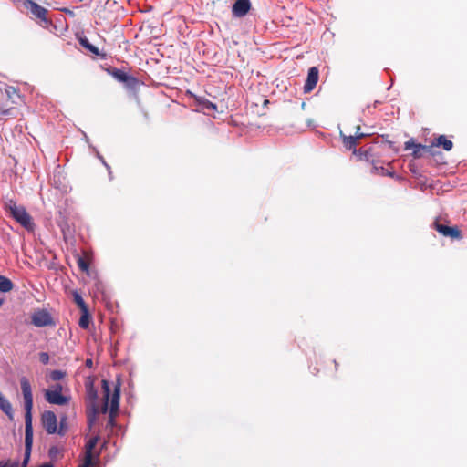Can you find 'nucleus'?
Wrapping results in <instances>:
<instances>
[{
    "mask_svg": "<svg viewBox=\"0 0 467 467\" xmlns=\"http://www.w3.org/2000/svg\"><path fill=\"white\" fill-rule=\"evenodd\" d=\"M20 387L24 399V410H25V426L30 427L33 426V407H34V400L32 394L31 384L26 377H21L20 379Z\"/></svg>",
    "mask_w": 467,
    "mask_h": 467,
    "instance_id": "f257e3e1",
    "label": "nucleus"
},
{
    "mask_svg": "<svg viewBox=\"0 0 467 467\" xmlns=\"http://www.w3.org/2000/svg\"><path fill=\"white\" fill-rule=\"evenodd\" d=\"M5 208L12 218L19 223L23 227L28 228L31 226V217L24 206L16 205L14 201L9 200L8 202L5 203Z\"/></svg>",
    "mask_w": 467,
    "mask_h": 467,
    "instance_id": "f03ea898",
    "label": "nucleus"
},
{
    "mask_svg": "<svg viewBox=\"0 0 467 467\" xmlns=\"http://www.w3.org/2000/svg\"><path fill=\"white\" fill-rule=\"evenodd\" d=\"M120 380L118 379L117 383L114 386V391L110 400V407H109V417L108 425L111 428L116 426V416L118 415L119 410V398H120Z\"/></svg>",
    "mask_w": 467,
    "mask_h": 467,
    "instance_id": "7ed1b4c3",
    "label": "nucleus"
},
{
    "mask_svg": "<svg viewBox=\"0 0 467 467\" xmlns=\"http://www.w3.org/2000/svg\"><path fill=\"white\" fill-rule=\"evenodd\" d=\"M16 4H22L25 8L28 9L34 16L39 18L42 22L47 24L50 22L47 17V10L33 0H16Z\"/></svg>",
    "mask_w": 467,
    "mask_h": 467,
    "instance_id": "20e7f679",
    "label": "nucleus"
},
{
    "mask_svg": "<svg viewBox=\"0 0 467 467\" xmlns=\"http://www.w3.org/2000/svg\"><path fill=\"white\" fill-rule=\"evenodd\" d=\"M31 323L36 327L54 325V320L47 309H37L31 316Z\"/></svg>",
    "mask_w": 467,
    "mask_h": 467,
    "instance_id": "39448f33",
    "label": "nucleus"
},
{
    "mask_svg": "<svg viewBox=\"0 0 467 467\" xmlns=\"http://www.w3.org/2000/svg\"><path fill=\"white\" fill-rule=\"evenodd\" d=\"M41 424L48 434L57 431V418L51 410H45L41 415Z\"/></svg>",
    "mask_w": 467,
    "mask_h": 467,
    "instance_id": "423d86ee",
    "label": "nucleus"
},
{
    "mask_svg": "<svg viewBox=\"0 0 467 467\" xmlns=\"http://www.w3.org/2000/svg\"><path fill=\"white\" fill-rule=\"evenodd\" d=\"M33 440H34L33 426H30V427L25 426V453H24V459H23L21 467H26L29 462L32 447H33Z\"/></svg>",
    "mask_w": 467,
    "mask_h": 467,
    "instance_id": "0eeeda50",
    "label": "nucleus"
},
{
    "mask_svg": "<svg viewBox=\"0 0 467 467\" xmlns=\"http://www.w3.org/2000/svg\"><path fill=\"white\" fill-rule=\"evenodd\" d=\"M56 223L60 228L64 239H67L68 235L72 234V229L68 223V216L66 210H59L56 216Z\"/></svg>",
    "mask_w": 467,
    "mask_h": 467,
    "instance_id": "6e6552de",
    "label": "nucleus"
},
{
    "mask_svg": "<svg viewBox=\"0 0 467 467\" xmlns=\"http://www.w3.org/2000/svg\"><path fill=\"white\" fill-rule=\"evenodd\" d=\"M250 9V0H235L232 6V15L234 17L241 18L245 16Z\"/></svg>",
    "mask_w": 467,
    "mask_h": 467,
    "instance_id": "1a4fd4ad",
    "label": "nucleus"
},
{
    "mask_svg": "<svg viewBox=\"0 0 467 467\" xmlns=\"http://www.w3.org/2000/svg\"><path fill=\"white\" fill-rule=\"evenodd\" d=\"M44 395L46 400L54 405L63 406L67 404L70 400V396H65L62 393H57V391L45 390Z\"/></svg>",
    "mask_w": 467,
    "mask_h": 467,
    "instance_id": "9d476101",
    "label": "nucleus"
},
{
    "mask_svg": "<svg viewBox=\"0 0 467 467\" xmlns=\"http://www.w3.org/2000/svg\"><path fill=\"white\" fill-rule=\"evenodd\" d=\"M435 229L443 236L451 237L452 239H460L462 237L461 231L456 226H448L439 223H434Z\"/></svg>",
    "mask_w": 467,
    "mask_h": 467,
    "instance_id": "9b49d317",
    "label": "nucleus"
},
{
    "mask_svg": "<svg viewBox=\"0 0 467 467\" xmlns=\"http://www.w3.org/2000/svg\"><path fill=\"white\" fill-rule=\"evenodd\" d=\"M318 76H319V71H318L317 67H312L308 69L306 80L304 85V92L305 93H309L310 91H312L315 88V87L318 81Z\"/></svg>",
    "mask_w": 467,
    "mask_h": 467,
    "instance_id": "f8f14e48",
    "label": "nucleus"
},
{
    "mask_svg": "<svg viewBox=\"0 0 467 467\" xmlns=\"http://www.w3.org/2000/svg\"><path fill=\"white\" fill-rule=\"evenodd\" d=\"M404 150H413L412 156L415 159L421 157V150H430V147L426 145H422L420 143H415L413 139H410V140L406 141L404 144Z\"/></svg>",
    "mask_w": 467,
    "mask_h": 467,
    "instance_id": "ddd939ff",
    "label": "nucleus"
},
{
    "mask_svg": "<svg viewBox=\"0 0 467 467\" xmlns=\"http://www.w3.org/2000/svg\"><path fill=\"white\" fill-rule=\"evenodd\" d=\"M339 137L342 140L343 145L347 150H353V154H358L360 152V150H357L356 147L358 144L357 140V137L355 135L347 136L342 131L339 133Z\"/></svg>",
    "mask_w": 467,
    "mask_h": 467,
    "instance_id": "4468645a",
    "label": "nucleus"
},
{
    "mask_svg": "<svg viewBox=\"0 0 467 467\" xmlns=\"http://www.w3.org/2000/svg\"><path fill=\"white\" fill-rule=\"evenodd\" d=\"M0 410L10 420H14V410L11 402L0 391Z\"/></svg>",
    "mask_w": 467,
    "mask_h": 467,
    "instance_id": "2eb2a0df",
    "label": "nucleus"
},
{
    "mask_svg": "<svg viewBox=\"0 0 467 467\" xmlns=\"http://www.w3.org/2000/svg\"><path fill=\"white\" fill-rule=\"evenodd\" d=\"M102 390H103V396H104V402L101 406L100 410L102 413H107L109 410V397H110L111 389H110L109 382L106 379L102 380Z\"/></svg>",
    "mask_w": 467,
    "mask_h": 467,
    "instance_id": "dca6fc26",
    "label": "nucleus"
},
{
    "mask_svg": "<svg viewBox=\"0 0 467 467\" xmlns=\"http://www.w3.org/2000/svg\"><path fill=\"white\" fill-rule=\"evenodd\" d=\"M78 41H79V44L84 48L88 49L90 53H92V54H94L96 56H100L102 57H106V55L103 54V53H100L99 47H97L96 46L92 45L86 36L79 37Z\"/></svg>",
    "mask_w": 467,
    "mask_h": 467,
    "instance_id": "f3484780",
    "label": "nucleus"
},
{
    "mask_svg": "<svg viewBox=\"0 0 467 467\" xmlns=\"http://www.w3.org/2000/svg\"><path fill=\"white\" fill-rule=\"evenodd\" d=\"M435 147H442L446 151H449L452 149L453 143L451 140H448L445 135H440L435 141L431 143V146Z\"/></svg>",
    "mask_w": 467,
    "mask_h": 467,
    "instance_id": "a211bd4d",
    "label": "nucleus"
},
{
    "mask_svg": "<svg viewBox=\"0 0 467 467\" xmlns=\"http://www.w3.org/2000/svg\"><path fill=\"white\" fill-rule=\"evenodd\" d=\"M124 84L125 88L129 90L134 91L139 87V80L137 78L127 74L124 80L121 82Z\"/></svg>",
    "mask_w": 467,
    "mask_h": 467,
    "instance_id": "6ab92c4d",
    "label": "nucleus"
},
{
    "mask_svg": "<svg viewBox=\"0 0 467 467\" xmlns=\"http://www.w3.org/2000/svg\"><path fill=\"white\" fill-rule=\"evenodd\" d=\"M109 75L112 76L116 80L119 82H122L127 76V72L123 71L122 69L117 68V67H109L106 69Z\"/></svg>",
    "mask_w": 467,
    "mask_h": 467,
    "instance_id": "aec40b11",
    "label": "nucleus"
},
{
    "mask_svg": "<svg viewBox=\"0 0 467 467\" xmlns=\"http://www.w3.org/2000/svg\"><path fill=\"white\" fill-rule=\"evenodd\" d=\"M67 416L64 413L59 417V426L57 427V433L60 436H64L67 432Z\"/></svg>",
    "mask_w": 467,
    "mask_h": 467,
    "instance_id": "412c9836",
    "label": "nucleus"
},
{
    "mask_svg": "<svg viewBox=\"0 0 467 467\" xmlns=\"http://www.w3.org/2000/svg\"><path fill=\"white\" fill-rule=\"evenodd\" d=\"M13 282L6 276L0 275V292L6 293L13 289Z\"/></svg>",
    "mask_w": 467,
    "mask_h": 467,
    "instance_id": "4be33fe9",
    "label": "nucleus"
},
{
    "mask_svg": "<svg viewBox=\"0 0 467 467\" xmlns=\"http://www.w3.org/2000/svg\"><path fill=\"white\" fill-rule=\"evenodd\" d=\"M91 320V316L88 309L81 311V317L78 321V325L81 328H88Z\"/></svg>",
    "mask_w": 467,
    "mask_h": 467,
    "instance_id": "5701e85b",
    "label": "nucleus"
},
{
    "mask_svg": "<svg viewBox=\"0 0 467 467\" xmlns=\"http://www.w3.org/2000/svg\"><path fill=\"white\" fill-rule=\"evenodd\" d=\"M199 105L201 106L202 110L211 112L213 110H216L217 106L209 101L208 99H198Z\"/></svg>",
    "mask_w": 467,
    "mask_h": 467,
    "instance_id": "b1692460",
    "label": "nucleus"
},
{
    "mask_svg": "<svg viewBox=\"0 0 467 467\" xmlns=\"http://www.w3.org/2000/svg\"><path fill=\"white\" fill-rule=\"evenodd\" d=\"M5 92L8 99L12 100L13 103H17V101L15 99L16 98L19 99L20 96L18 94L17 89L15 87L12 86H6L5 88Z\"/></svg>",
    "mask_w": 467,
    "mask_h": 467,
    "instance_id": "393cba45",
    "label": "nucleus"
},
{
    "mask_svg": "<svg viewBox=\"0 0 467 467\" xmlns=\"http://www.w3.org/2000/svg\"><path fill=\"white\" fill-rule=\"evenodd\" d=\"M73 299H74V302L76 303V305L79 307V309L81 311L85 310V309H88L82 296L79 293H78L77 291L73 292Z\"/></svg>",
    "mask_w": 467,
    "mask_h": 467,
    "instance_id": "a878e982",
    "label": "nucleus"
},
{
    "mask_svg": "<svg viewBox=\"0 0 467 467\" xmlns=\"http://www.w3.org/2000/svg\"><path fill=\"white\" fill-rule=\"evenodd\" d=\"M62 455V451L56 445H52L48 450V457L51 461H57Z\"/></svg>",
    "mask_w": 467,
    "mask_h": 467,
    "instance_id": "bb28decb",
    "label": "nucleus"
},
{
    "mask_svg": "<svg viewBox=\"0 0 467 467\" xmlns=\"http://www.w3.org/2000/svg\"><path fill=\"white\" fill-rule=\"evenodd\" d=\"M90 148L93 149L94 152H95V155L96 157L101 161V163L106 167V169L108 170L109 171V179L111 180L112 179V172H111V169H110V166L106 162L105 159L103 158V156L99 152V150L95 148V147H92L91 145L89 146Z\"/></svg>",
    "mask_w": 467,
    "mask_h": 467,
    "instance_id": "cd10ccee",
    "label": "nucleus"
},
{
    "mask_svg": "<svg viewBox=\"0 0 467 467\" xmlns=\"http://www.w3.org/2000/svg\"><path fill=\"white\" fill-rule=\"evenodd\" d=\"M78 265L81 271L88 273L89 263L80 255H78Z\"/></svg>",
    "mask_w": 467,
    "mask_h": 467,
    "instance_id": "c85d7f7f",
    "label": "nucleus"
},
{
    "mask_svg": "<svg viewBox=\"0 0 467 467\" xmlns=\"http://www.w3.org/2000/svg\"><path fill=\"white\" fill-rule=\"evenodd\" d=\"M99 438L93 437L91 438L86 444V453L93 454V450L95 449L98 443Z\"/></svg>",
    "mask_w": 467,
    "mask_h": 467,
    "instance_id": "c756f323",
    "label": "nucleus"
},
{
    "mask_svg": "<svg viewBox=\"0 0 467 467\" xmlns=\"http://www.w3.org/2000/svg\"><path fill=\"white\" fill-rule=\"evenodd\" d=\"M65 376H66V372L62 371V370H58V369L53 370L50 373V379L53 381H58V380L62 379Z\"/></svg>",
    "mask_w": 467,
    "mask_h": 467,
    "instance_id": "7c9ffc66",
    "label": "nucleus"
},
{
    "mask_svg": "<svg viewBox=\"0 0 467 467\" xmlns=\"http://www.w3.org/2000/svg\"><path fill=\"white\" fill-rule=\"evenodd\" d=\"M94 456L93 454H90V453H85V458H84V461L82 462V465L86 466V467H93L94 465Z\"/></svg>",
    "mask_w": 467,
    "mask_h": 467,
    "instance_id": "2f4dec72",
    "label": "nucleus"
},
{
    "mask_svg": "<svg viewBox=\"0 0 467 467\" xmlns=\"http://www.w3.org/2000/svg\"><path fill=\"white\" fill-rule=\"evenodd\" d=\"M39 361L44 364V365H47L49 363V355L48 353L47 352H40L39 353Z\"/></svg>",
    "mask_w": 467,
    "mask_h": 467,
    "instance_id": "473e14b6",
    "label": "nucleus"
},
{
    "mask_svg": "<svg viewBox=\"0 0 467 467\" xmlns=\"http://www.w3.org/2000/svg\"><path fill=\"white\" fill-rule=\"evenodd\" d=\"M0 467H18V462H11L0 461Z\"/></svg>",
    "mask_w": 467,
    "mask_h": 467,
    "instance_id": "72a5a7b5",
    "label": "nucleus"
},
{
    "mask_svg": "<svg viewBox=\"0 0 467 467\" xmlns=\"http://www.w3.org/2000/svg\"><path fill=\"white\" fill-rule=\"evenodd\" d=\"M360 126L356 127V134L355 137H357V140L358 141L360 139L365 138L367 134L360 131Z\"/></svg>",
    "mask_w": 467,
    "mask_h": 467,
    "instance_id": "f704fd0d",
    "label": "nucleus"
},
{
    "mask_svg": "<svg viewBox=\"0 0 467 467\" xmlns=\"http://www.w3.org/2000/svg\"><path fill=\"white\" fill-rule=\"evenodd\" d=\"M63 387L61 384L57 383L55 384L51 389H48L49 391H57V393H62Z\"/></svg>",
    "mask_w": 467,
    "mask_h": 467,
    "instance_id": "c9c22d12",
    "label": "nucleus"
},
{
    "mask_svg": "<svg viewBox=\"0 0 467 467\" xmlns=\"http://www.w3.org/2000/svg\"><path fill=\"white\" fill-rule=\"evenodd\" d=\"M380 172H381L382 175H386V176H389V177H393L394 176V172L389 171L388 170H386L382 166H380Z\"/></svg>",
    "mask_w": 467,
    "mask_h": 467,
    "instance_id": "e433bc0d",
    "label": "nucleus"
},
{
    "mask_svg": "<svg viewBox=\"0 0 467 467\" xmlns=\"http://www.w3.org/2000/svg\"><path fill=\"white\" fill-rule=\"evenodd\" d=\"M97 413H98V409L94 406L93 407V415H92V417H88L89 425L93 424Z\"/></svg>",
    "mask_w": 467,
    "mask_h": 467,
    "instance_id": "4c0bfd02",
    "label": "nucleus"
},
{
    "mask_svg": "<svg viewBox=\"0 0 467 467\" xmlns=\"http://www.w3.org/2000/svg\"><path fill=\"white\" fill-rule=\"evenodd\" d=\"M86 367L91 368L93 367V361L91 358H88L85 362Z\"/></svg>",
    "mask_w": 467,
    "mask_h": 467,
    "instance_id": "58836bf2",
    "label": "nucleus"
},
{
    "mask_svg": "<svg viewBox=\"0 0 467 467\" xmlns=\"http://www.w3.org/2000/svg\"><path fill=\"white\" fill-rule=\"evenodd\" d=\"M62 11L67 15H69L70 16H74V12L68 8H63Z\"/></svg>",
    "mask_w": 467,
    "mask_h": 467,
    "instance_id": "ea45409f",
    "label": "nucleus"
},
{
    "mask_svg": "<svg viewBox=\"0 0 467 467\" xmlns=\"http://www.w3.org/2000/svg\"><path fill=\"white\" fill-rule=\"evenodd\" d=\"M355 155L358 156L359 159H362L363 157L367 158V152L364 153L361 150L360 152H358V154Z\"/></svg>",
    "mask_w": 467,
    "mask_h": 467,
    "instance_id": "a19ab883",
    "label": "nucleus"
},
{
    "mask_svg": "<svg viewBox=\"0 0 467 467\" xmlns=\"http://www.w3.org/2000/svg\"><path fill=\"white\" fill-rule=\"evenodd\" d=\"M380 167H379L377 164H373L372 167V172H379Z\"/></svg>",
    "mask_w": 467,
    "mask_h": 467,
    "instance_id": "79ce46f5",
    "label": "nucleus"
},
{
    "mask_svg": "<svg viewBox=\"0 0 467 467\" xmlns=\"http://www.w3.org/2000/svg\"><path fill=\"white\" fill-rule=\"evenodd\" d=\"M90 395H91L92 399H94V400H95V399L97 398V392H96V390L91 389V391H90Z\"/></svg>",
    "mask_w": 467,
    "mask_h": 467,
    "instance_id": "37998d69",
    "label": "nucleus"
},
{
    "mask_svg": "<svg viewBox=\"0 0 467 467\" xmlns=\"http://www.w3.org/2000/svg\"><path fill=\"white\" fill-rule=\"evenodd\" d=\"M305 107H306V102H304V101H303V102L301 103V109H305Z\"/></svg>",
    "mask_w": 467,
    "mask_h": 467,
    "instance_id": "c03bdc74",
    "label": "nucleus"
},
{
    "mask_svg": "<svg viewBox=\"0 0 467 467\" xmlns=\"http://www.w3.org/2000/svg\"><path fill=\"white\" fill-rule=\"evenodd\" d=\"M3 304H4V299L0 298V307L2 306Z\"/></svg>",
    "mask_w": 467,
    "mask_h": 467,
    "instance_id": "a18cd8bd",
    "label": "nucleus"
},
{
    "mask_svg": "<svg viewBox=\"0 0 467 467\" xmlns=\"http://www.w3.org/2000/svg\"><path fill=\"white\" fill-rule=\"evenodd\" d=\"M78 467H86V466H84V465L80 464Z\"/></svg>",
    "mask_w": 467,
    "mask_h": 467,
    "instance_id": "49530a36",
    "label": "nucleus"
},
{
    "mask_svg": "<svg viewBox=\"0 0 467 467\" xmlns=\"http://www.w3.org/2000/svg\"><path fill=\"white\" fill-rule=\"evenodd\" d=\"M13 1H14V3H16V0H13Z\"/></svg>",
    "mask_w": 467,
    "mask_h": 467,
    "instance_id": "de8ad7c7",
    "label": "nucleus"
}]
</instances>
